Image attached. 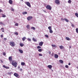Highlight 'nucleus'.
I'll return each instance as SVG.
<instances>
[{
  "label": "nucleus",
  "instance_id": "f257e3e1",
  "mask_svg": "<svg viewBox=\"0 0 78 78\" xmlns=\"http://www.w3.org/2000/svg\"><path fill=\"white\" fill-rule=\"evenodd\" d=\"M9 44L12 47H14L15 46V43L14 41L10 42Z\"/></svg>",
  "mask_w": 78,
  "mask_h": 78
},
{
  "label": "nucleus",
  "instance_id": "f03ea898",
  "mask_svg": "<svg viewBox=\"0 0 78 78\" xmlns=\"http://www.w3.org/2000/svg\"><path fill=\"white\" fill-rule=\"evenodd\" d=\"M46 8L47 9H49V10H51V6L50 5H47L46 7Z\"/></svg>",
  "mask_w": 78,
  "mask_h": 78
},
{
  "label": "nucleus",
  "instance_id": "7ed1b4c3",
  "mask_svg": "<svg viewBox=\"0 0 78 78\" xmlns=\"http://www.w3.org/2000/svg\"><path fill=\"white\" fill-rule=\"evenodd\" d=\"M48 29L49 30V32L50 33H52L53 31L51 29V27L49 26L48 27Z\"/></svg>",
  "mask_w": 78,
  "mask_h": 78
},
{
  "label": "nucleus",
  "instance_id": "20e7f679",
  "mask_svg": "<svg viewBox=\"0 0 78 78\" xmlns=\"http://www.w3.org/2000/svg\"><path fill=\"white\" fill-rule=\"evenodd\" d=\"M17 62H12V65L13 66H14L15 67H17Z\"/></svg>",
  "mask_w": 78,
  "mask_h": 78
},
{
  "label": "nucleus",
  "instance_id": "39448f33",
  "mask_svg": "<svg viewBox=\"0 0 78 78\" xmlns=\"http://www.w3.org/2000/svg\"><path fill=\"white\" fill-rule=\"evenodd\" d=\"M55 3L57 4V5H59L60 3V2L59 0H55Z\"/></svg>",
  "mask_w": 78,
  "mask_h": 78
},
{
  "label": "nucleus",
  "instance_id": "423d86ee",
  "mask_svg": "<svg viewBox=\"0 0 78 78\" xmlns=\"http://www.w3.org/2000/svg\"><path fill=\"white\" fill-rule=\"evenodd\" d=\"M25 4L27 5L29 7H31V5L30 4V3L28 2H25Z\"/></svg>",
  "mask_w": 78,
  "mask_h": 78
},
{
  "label": "nucleus",
  "instance_id": "0eeeda50",
  "mask_svg": "<svg viewBox=\"0 0 78 78\" xmlns=\"http://www.w3.org/2000/svg\"><path fill=\"white\" fill-rule=\"evenodd\" d=\"M33 19V17L32 16H29L27 17V19L28 20H31Z\"/></svg>",
  "mask_w": 78,
  "mask_h": 78
},
{
  "label": "nucleus",
  "instance_id": "6e6552de",
  "mask_svg": "<svg viewBox=\"0 0 78 78\" xmlns=\"http://www.w3.org/2000/svg\"><path fill=\"white\" fill-rule=\"evenodd\" d=\"M43 44H44V42L41 41V42H40L39 43V45H40V46H42V45H43Z\"/></svg>",
  "mask_w": 78,
  "mask_h": 78
},
{
  "label": "nucleus",
  "instance_id": "1a4fd4ad",
  "mask_svg": "<svg viewBox=\"0 0 78 78\" xmlns=\"http://www.w3.org/2000/svg\"><path fill=\"white\" fill-rule=\"evenodd\" d=\"M14 75L16 77H18V76H19V74L17 73H14Z\"/></svg>",
  "mask_w": 78,
  "mask_h": 78
},
{
  "label": "nucleus",
  "instance_id": "9d476101",
  "mask_svg": "<svg viewBox=\"0 0 78 78\" xmlns=\"http://www.w3.org/2000/svg\"><path fill=\"white\" fill-rule=\"evenodd\" d=\"M9 59L10 62V61H12V56L9 57Z\"/></svg>",
  "mask_w": 78,
  "mask_h": 78
},
{
  "label": "nucleus",
  "instance_id": "9b49d317",
  "mask_svg": "<svg viewBox=\"0 0 78 78\" xmlns=\"http://www.w3.org/2000/svg\"><path fill=\"white\" fill-rule=\"evenodd\" d=\"M3 67L5 69H9V68L8 66H6L5 65H4L3 66Z\"/></svg>",
  "mask_w": 78,
  "mask_h": 78
},
{
  "label": "nucleus",
  "instance_id": "f8f14e48",
  "mask_svg": "<svg viewBox=\"0 0 78 78\" xmlns=\"http://www.w3.org/2000/svg\"><path fill=\"white\" fill-rule=\"evenodd\" d=\"M59 48H60V49L62 50V49H63L64 48V46H63L62 45L60 46Z\"/></svg>",
  "mask_w": 78,
  "mask_h": 78
},
{
  "label": "nucleus",
  "instance_id": "ddd939ff",
  "mask_svg": "<svg viewBox=\"0 0 78 78\" xmlns=\"http://www.w3.org/2000/svg\"><path fill=\"white\" fill-rule=\"evenodd\" d=\"M9 3L10 4V5H11L12 3V1L11 0H9Z\"/></svg>",
  "mask_w": 78,
  "mask_h": 78
},
{
  "label": "nucleus",
  "instance_id": "4468645a",
  "mask_svg": "<svg viewBox=\"0 0 78 78\" xmlns=\"http://www.w3.org/2000/svg\"><path fill=\"white\" fill-rule=\"evenodd\" d=\"M26 37H23L22 38V40L23 41H25V40L26 39Z\"/></svg>",
  "mask_w": 78,
  "mask_h": 78
},
{
  "label": "nucleus",
  "instance_id": "2eb2a0df",
  "mask_svg": "<svg viewBox=\"0 0 78 78\" xmlns=\"http://www.w3.org/2000/svg\"><path fill=\"white\" fill-rule=\"evenodd\" d=\"M18 51L20 53H23V51L21 49H19Z\"/></svg>",
  "mask_w": 78,
  "mask_h": 78
},
{
  "label": "nucleus",
  "instance_id": "dca6fc26",
  "mask_svg": "<svg viewBox=\"0 0 78 78\" xmlns=\"http://www.w3.org/2000/svg\"><path fill=\"white\" fill-rule=\"evenodd\" d=\"M55 58H58V55L57 54H55Z\"/></svg>",
  "mask_w": 78,
  "mask_h": 78
},
{
  "label": "nucleus",
  "instance_id": "f3484780",
  "mask_svg": "<svg viewBox=\"0 0 78 78\" xmlns=\"http://www.w3.org/2000/svg\"><path fill=\"white\" fill-rule=\"evenodd\" d=\"M64 20H65V21L66 22H69V20H68V19H67L65 18V19H64Z\"/></svg>",
  "mask_w": 78,
  "mask_h": 78
},
{
  "label": "nucleus",
  "instance_id": "a211bd4d",
  "mask_svg": "<svg viewBox=\"0 0 78 78\" xmlns=\"http://www.w3.org/2000/svg\"><path fill=\"white\" fill-rule=\"evenodd\" d=\"M27 14V12H24L22 13L23 15H25V14Z\"/></svg>",
  "mask_w": 78,
  "mask_h": 78
},
{
  "label": "nucleus",
  "instance_id": "6ab92c4d",
  "mask_svg": "<svg viewBox=\"0 0 78 78\" xmlns=\"http://www.w3.org/2000/svg\"><path fill=\"white\" fill-rule=\"evenodd\" d=\"M48 67L49 69H51V68L52 67V66L51 65H49L48 66Z\"/></svg>",
  "mask_w": 78,
  "mask_h": 78
},
{
  "label": "nucleus",
  "instance_id": "aec40b11",
  "mask_svg": "<svg viewBox=\"0 0 78 78\" xmlns=\"http://www.w3.org/2000/svg\"><path fill=\"white\" fill-rule=\"evenodd\" d=\"M21 65H22V66H24V65H25V63L24 62H21Z\"/></svg>",
  "mask_w": 78,
  "mask_h": 78
},
{
  "label": "nucleus",
  "instance_id": "412c9836",
  "mask_svg": "<svg viewBox=\"0 0 78 78\" xmlns=\"http://www.w3.org/2000/svg\"><path fill=\"white\" fill-rule=\"evenodd\" d=\"M66 39L67 41H70V38H69V37H66Z\"/></svg>",
  "mask_w": 78,
  "mask_h": 78
},
{
  "label": "nucleus",
  "instance_id": "4be33fe9",
  "mask_svg": "<svg viewBox=\"0 0 78 78\" xmlns=\"http://www.w3.org/2000/svg\"><path fill=\"white\" fill-rule=\"evenodd\" d=\"M20 47H23V45H24V44L22 43H21L20 44Z\"/></svg>",
  "mask_w": 78,
  "mask_h": 78
},
{
  "label": "nucleus",
  "instance_id": "5701e85b",
  "mask_svg": "<svg viewBox=\"0 0 78 78\" xmlns=\"http://www.w3.org/2000/svg\"><path fill=\"white\" fill-rule=\"evenodd\" d=\"M32 40L34 41V42H36L37 41V40L34 39V38H33L32 39Z\"/></svg>",
  "mask_w": 78,
  "mask_h": 78
},
{
  "label": "nucleus",
  "instance_id": "b1692460",
  "mask_svg": "<svg viewBox=\"0 0 78 78\" xmlns=\"http://www.w3.org/2000/svg\"><path fill=\"white\" fill-rule=\"evenodd\" d=\"M59 62H60V63H61V64H62V63H63V61H62V60H59Z\"/></svg>",
  "mask_w": 78,
  "mask_h": 78
},
{
  "label": "nucleus",
  "instance_id": "393cba45",
  "mask_svg": "<svg viewBox=\"0 0 78 78\" xmlns=\"http://www.w3.org/2000/svg\"><path fill=\"white\" fill-rule=\"evenodd\" d=\"M42 50H43L42 49H39L38 50V51L39 52H41Z\"/></svg>",
  "mask_w": 78,
  "mask_h": 78
},
{
  "label": "nucleus",
  "instance_id": "a878e982",
  "mask_svg": "<svg viewBox=\"0 0 78 78\" xmlns=\"http://www.w3.org/2000/svg\"><path fill=\"white\" fill-rule=\"evenodd\" d=\"M27 29H30V25H27Z\"/></svg>",
  "mask_w": 78,
  "mask_h": 78
},
{
  "label": "nucleus",
  "instance_id": "bb28decb",
  "mask_svg": "<svg viewBox=\"0 0 78 78\" xmlns=\"http://www.w3.org/2000/svg\"><path fill=\"white\" fill-rule=\"evenodd\" d=\"M27 40L28 41H30V42H31V39L28 38H27Z\"/></svg>",
  "mask_w": 78,
  "mask_h": 78
},
{
  "label": "nucleus",
  "instance_id": "cd10ccee",
  "mask_svg": "<svg viewBox=\"0 0 78 78\" xmlns=\"http://www.w3.org/2000/svg\"><path fill=\"white\" fill-rule=\"evenodd\" d=\"M31 29H33V30H36V28L34 27H31Z\"/></svg>",
  "mask_w": 78,
  "mask_h": 78
},
{
  "label": "nucleus",
  "instance_id": "c85d7f7f",
  "mask_svg": "<svg viewBox=\"0 0 78 78\" xmlns=\"http://www.w3.org/2000/svg\"><path fill=\"white\" fill-rule=\"evenodd\" d=\"M76 33H78V28H76Z\"/></svg>",
  "mask_w": 78,
  "mask_h": 78
},
{
  "label": "nucleus",
  "instance_id": "c756f323",
  "mask_svg": "<svg viewBox=\"0 0 78 78\" xmlns=\"http://www.w3.org/2000/svg\"><path fill=\"white\" fill-rule=\"evenodd\" d=\"M15 26H18V25H19V24H18V23H16L15 24Z\"/></svg>",
  "mask_w": 78,
  "mask_h": 78
},
{
  "label": "nucleus",
  "instance_id": "7c9ffc66",
  "mask_svg": "<svg viewBox=\"0 0 78 78\" xmlns=\"http://www.w3.org/2000/svg\"><path fill=\"white\" fill-rule=\"evenodd\" d=\"M14 34H15V35H18V33L16 32L14 33Z\"/></svg>",
  "mask_w": 78,
  "mask_h": 78
},
{
  "label": "nucleus",
  "instance_id": "2f4dec72",
  "mask_svg": "<svg viewBox=\"0 0 78 78\" xmlns=\"http://www.w3.org/2000/svg\"><path fill=\"white\" fill-rule=\"evenodd\" d=\"M2 17H6V15L3 14L2 15Z\"/></svg>",
  "mask_w": 78,
  "mask_h": 78
},
{
  "label": "nucleus",
  "instance_id": "473e14b6",
  "mask_svg": "<svg viewBox=\"0 0 78 78\" xmlns=\"http://www.w3.org/2000/svg\"><path fill=\"white\" fill-rule=\"evenodd\" d=\"M37 48L38 49L41 48V47L39 46H37Z\"/></svg>",
  "mask_w": 78,
  "mask_h": 78
},
{
  "label": "nucleus",
  "instance_id": "72a5a7b5",
  "mask_svg": "<svg viewBox=\"0 0 78 78\" xmlns=\"http://www.w3.org/2000/svg\"><path fill=\"white\" fill-rule=\"evenodd\" d=\"M68 3H71V0H69L68 1Z\"/></svg>",
  "mask_w": 78,
  "mask_h": 78
},
{
  "label": "nucleus",
  "instance_id": "f704fd0d",
  "mask_svg": "<svg viewBox=\"0 0 78 78\" xmlns=\"http://www.w3.org/2000/svg\"><path fill=\"white\" fill-rule=\"evenodd\" d=\"M39 55L40 56H42V54H39Z\"/></svg>",
  "mask_w": 78,
  "mask_h": 78
},
{
  "label": "nucleus",
  "instance_id": "c9c22d12",
  "mask_svg": "<svg viewBox=\"0 0 78 78\" xmlns=\"http://www.w3.org/2000/svg\"><path fill=\"white\" fill-rule=\"evenodd\" d=\"M0 25H4L3 23H2V22H0Z\"/></svg>",
  "mask_w": 78,
  "mask_h": 78
},
{
  "label": "nucleus",
  "instance_id": "e433bc0d",
  "mask_svg": "<svg viewBox=\"0 0 78 78\" xmlns=\"http://www.w3.org/2000/svg\"><path fill=\"white\" fill-rule=\"evenodd\" d=\"M3 55L4 56H5V55H6V53L5 52H3Z\"/></svg>",
  "mask_w": 78,
  "mask_h": 78
},
{
  "label": "nucleus",
  "instance_id": "4c0bfd02",
  "mask_svg": "<svg viewBox=\"0 0 78 78\" xmlns=\"http://www.w3.org/2000/svg\"><path fill=\"white\" fill-rule=\"evenodd\" d=\"M45 37H46L48 38V35H45Z\"/></svg>",
  "mask_w": 78,
  "mask_h": 78
},
{
  "label": "nucleus",
  "instance_id": "58836bf2",
  "mask_svg": "<svg viewBox=\"0 0 78 78\" xmlns=\"http://www.w3.org/2000/svg\"><path fill=\"white\" fill-rule=\"evenodd\" d=\"M11 11H14V9L13 8H11Z\"/></svg>",
  "mask_w": 78,
  "mask_h": 78
},
{
  "label": "nucleus",
  "instance_id": "ea45409f",
  "mask_svg": "<svg viewBox=\"0 0 78 78\" xmlns=\"http://www.w3.org/2000/svg\"><path fill=\"white\" fill-rule=\"evenodd\" d=\"M52 47H56V45H55L52 44Z\"/></svg>",
  "mask_w": 78,
  "mask_h": 78
},
{
  "label": "nucleus",
  "instance_id": "a19ab883",
  "mask_svg": "<svg viewBox=\"0 0 78 78\" xmlns=\"http://www.w3.org/2000/svg\"><path fill=\"white\" fill-rule=\"evenodd\" d=\"M65 67L66 68H69V66H68V65H66L65 66Z\"/></svg>",
  "mask_w": 78,
  "mask_h": 78
},
{
  "label": "nucleus",
  "instance_id": "79ce46f5",
  "mask_svg": "<svg viewBox=\"0 0 78 78\" xmlns=\"http://www.w3.org/2000/svg\"><path fill=\"white\" fill-rule=\"evenodd\" d=\"M4 39L5 41H6V40H7V38H4Z\"/></svg>",
  "mask_w": 78,
  "mask_h": 78
},
{
  "label": "nucleus",
  "instance_id": "37998d69",
  "mask_svg": "<svg viewBox=\"0 0 78 78\" xmlns=\"http://www.w3.org/2000/svg\"><path fill=\"white\" fill-rule=\"evenodd\" d=\"M8 74H9V75H11V73H10V72H8Z\"/></svg>",
  "mask_w": 78,
  "mask_h": 78
},
{
  "label": "nucleus",
  "instance_id": "c03bdc74",
  "mask_svg": "<svg viewBox=\"0 0 78 78\" xmlns=\"http://www.w3.org/2000/svg\"><path fill=\"white\" fill-rule=\"evenodd\" d=\"M48 53H49V55H50V54H51V51H48Z\"/></svg>",
  "mask_w": 78,
  "mask_h": 78
},
{
  "label": "nucleus",
  "instance_id": "a18cd8bd",
  "mask_svg": "<svg viewBox=\"0 0 78 78\" xmlns=\"http://www.w3.org/2000/svg\"><path fill=\"white\" fill-rule=\"evenodd\" d=\"M1 30H4V28H2L1 29Z\"/></svg>",
  "mask_w": 78,
  "mask_h": 78
},
{
  "label": "nucleus",
  "instance_id": "49530a36",
  "mask_svg": "<svg viewBox=\"0 0 78 78\" xmlns=\"http://www.w3.org/2000/svg\"><path fill=\"white\" fill-rule=\"evenodd\" d=\"M1 37H3V35H1Z\"/></svg>",
  "mask_w": 78,
  "mask_h": 78
},
{
  "label": "nucleus",
  "instance_id": "de8ad7c7",
  "mask_svg": "<svg viewBox=\"0 0 78 78\" xmlns=\"http://www.w3.org/2000/svg\"><path fill=\"white\" fill-rule=\"evenodd\" d=\"M43 11L44 12H46V11L45 10H43Z\"/></svg>",
  "mask_w": 78,
  "mask_h": 78
},
{
  "label": "nucleus",
  "instance_id": "09e8293b",
  "mask_svg": "<svg viewBox=\"0 0 78 78\" xmlns=\"http://www.w3.org/2000/svg\"><path fill=\"white\" fill-rule=\"evenodd\" d=\"M0 61L1 62H2V63H3V62L2 60H0Z\"/></svg>",
  "mask_w": 78,
  "mask_h": 78
},
{
  "label": "nucleus",
  "instance_id": "8fccbe9b",
  "mask_svg": "<svg viewBox=\"0 0 78 78\" xmlns=\"http://www.w3.org/2000/svg\"><path fill=\"white\" fill-rule=\"evenodd\" d=\"M71 65V63H69L68 64V65L69 66H70V65Z\"/></svg>",
  "mask_w": 78,
  "mask_h": 78
},
{
  "label": "nucleus",
  "instance_id": "3c124183",
  "mask_svg": "<svg viewBox=\"0 0 78 78\" xmlns=\"http://www.w3.org/2000/svg\"><path fill=\"white\" fill-rule=\"evenodd\" d=\"M61 20H62L63 21V20H64V19H63V18H61Z\"/></svg>",
  "mask_w": 78,
  "mask_h": 78
},
{
  "label": "nucleus",
  "instance_id": "603ef678",
  "mask_svg": "<svg viewBox=\"0 0 78 78\" xmlns=\"http://www.w3.org/2000/svg\"><path fill=\"white\" fill-rule=\"evenodd\" d=\"M2 9H0V12H2Z\"/></svg>",
  "mask_w": 78,
  "mask_h": 78
},
{
  "label": "nucleus",
  "instance_id": "864d4df0",
  "mask_svg": "<svg viewBox=\"0 0 78 78\" xmlns=\"http://www.w3.org/2000/svg\"><path fill=\"white\" fill-rule=\"evenodd\" d=\"M72 27H74V25H73V24H72Z\"/></svg>",
  "mask_w": 78,
  "mask_h": 78
},
{
  "label": "nucleus",
  "instance_id": "5fc2aeb1",
  "mask_svg": "<svg viewBox=\"0 0 78 78\" xmlns=\"http://www.w3.org/2000/svg\"><path fill=\"white\" fill-rule=\"evenodd\" d=\"M22 69H20V71H22Z\"/></svg>",
  "mask_w": 78,
  "mask_h": 78
},
{
  "label": "nucleus",
  "instance_id": "6e6d98bb",
  "mask_svg": "<svg viewBox=\"0 0 78 78\" xmlns=\"http://www.w3.org/2000/svg\"><path fill=\"white\" fill-rule=\"evenodd\" d=\"M2 32H4V30H2Z\"/></svg>",
  "mask_w": 78,
  "mask_h": 78
},
{
  "label": "nucleus",
  "instance_id": "4d7b16f0",
  "mask_svg": "<svg viewBox=\"0 0 78 78\" xmlns=\"http://www.w3.org/2000/svg\"><path fill=\"white\" fill-rule=\"evenodd\" d=\"M69 48H72V47H71V46H70V47H69Z\"/></svg>",
  "mask_w": 78,
  "mask_h": 78
},
{
  "label": "nucleus",
  "instance_id": "13d9d810",
  "mask_svg": "<svg viewBox=\"0 0 78 78\" xmlns=\"http://www.w3.org/2000/svg\"><path fill=\"white\" fill-rule=\"evenodd\" d=\"M14 61H15L14 60H13V61H12V62H14Z\"/></svg>",
  "mask_w": 78,
  "mask_h": 78
},
{
  "label": "nucleus",
  "instance_id": "bf43d9fd",
  "mask_svg": "<svg viewBox=\"0 0 78 78\" xmlns=\"http://www.w3.org/2000/svg\"><path fill=\"white\" fill-rule=\"evenodd\" d=\"M21 1H22V2H23V0H21Z\"/></svg>",
  "mask_w": 78,
  "mask_h": 78
},
{
  "label": "nucleus",
  "instance_id": "052dcab7",
  "mask_svg": "<svg viewBox=\"0 0 78 78\" xmlns=\"http://www.w3.org/2000/svg\"><path fill=\"white\" fill-rule=\"evenodd\" d=\"M52 72H53V70H52Z\"/></svg>",
  "mask_w": 78,
  "mask_h": 78
},
{
  "label": "nucleus",
  "instance_id": "680f3d73",
  "mask_svg": "<svg viewBox=\"0 0 78 78\" xmlns=\"http://www.w3.org/2000/svg\"><path fill=\"white\" fill-rule=\"evenodd\" d=\"M0 42H1V41L0 40Z\"/></svg>",
  "mask_w": 78,
  "mask_h": 78
},
{
  "label": "nucleus",
  "instance_id": "e2e57ef3",
  "mask_svg": "<svg viewBox=\"0 0 78 78\" xmlns=\"http://www.w3.org/2000/svg\"><path fill=\"white\" fill-rule=\"evenodd\" d=\"M19 67V68H20V67Z\"/></svg>",
  "mask_w": 78,
  "mask_h": 78
}]
</instances>
